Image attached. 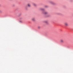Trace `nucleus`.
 I'll use <instances>...</instances> for the list:
<instances>
[{
    "instance_id": "nucleus-11",
    "label": "nucleus",
    "mask_w": 73,
    "mask_h": 73,
    "mask_svg": "<svg viewBox=\"0 0 73 73\" xmlns=\"http://www.w3.org/2000/svg\"><path fill=\"white\" fill-rule=\"evenodd\" d=\"M45 7L46 8H47V7H48V6H45Z\"/></svg>"
},
{
    "instance_id": "nucleus-12",
    "label": "nucleus",
    "mask_w": 73,
    "mask_h": 73,
    "mask_svg": "<svg viewBox=\"0 0 73 73\" xmlns=\"http://www.w3.org/2000/svg\"><path fill=\"white\" fill-rule=\"evenodd\" d=\"M40 28H41L40 27H38V28L40 29Z\"/></svg>"
},
{
    "instance_id": "nucleus-4",
    "label": "nucleus",
    "mask_w": 73,
    "mask_h": 73,
    "mask_svg": "<svg viewBox=\"0 0 73 73\" xmlns=\"http://www.w3.org/2000/svg\"><path fill=\"white\" fill-rule=\"evenodd\" d=\"M31 20L32 21H35V19L34 18H32Z\"/></svg>"
},
{
    "instance_id": "nucleus-1",
    "label": "nucleus",
    "mask_w": 73,
    "mask_h": 73,
    "mask_svg": "<svg viewBox=\"0 0 73 73\" xmlns=\"http://www.w3.org/2000/svg\"><path fill=\"white\" fill-rule=\"evenodd\" d=\"M50 4H52V5H56V3L52 1H50Z\"/></svg>"
},
{
    "instance_id": "nucleus-10",
    "label": "nucleus",
    "mask_w": 73,
    "mask_h": 73,
    "mask_svg": "<svg viewBox=\"0 0 73 73\" xmlns=\"http://www.w3.org/2000/svg\"><path fill=\"white\" fill-rule=\"evenodd\" d=\"M2 11L1 10H0V13H2Z\"/></svg>"
},
{
    "instance_id": "nucleus-9",
    "label": "nucleus",
    "mask_w": 73,
    "mask_h": 73,
    "mask_svg": "<svg viewBox=\"0 0 73 73\" xmlns=\"http://www.w3.org/2000/svg\"><path fill=\"white\" fill-rule=\"evenodd\" d=\"M40 10L41 11H44V9L42 8L40 9Z\"/></svg>"
},
{
    "instance_id": "nucleus-5",
    "label": "nucleus",
    "mask_w": 73,
    "mask_h": 73,
    "mask_svg": "<svg viewBox=\"0 0 73 73\" xmlns=\"http://www.w3.org/2000/svg\"><path fill=\"white\" fill-rule=\"evenodd\" d=\"M33 5L35 7H36V6H37V5H36V4H35L34 3H33Z\"/></svg>"
},
{
    "instance_id": "nucleus-6",
    "label": "nucleus",
    "mask_w": 73,
    "mask_h": 73,
    "mask_svg": "<svg viewBox=\"0 0 73 73\" xmlns=\"http://www.w3.org/2000/svg\"><path fill=\"white\" fill-rule=\"evenodd\" d=\"M27 6H28V7H31V5L29 4H27Z\"/></svg>"
},
{
    "instance_id": "nucleus-7",
    "label": "nucleus",
    "mask_w": 73,
    "mask_h": 73,
    "mask_svg": "<svg viewBox=\"0 0 73 73\" xmlns=\"http://www.w3.org/2000/svg\"><path fill=\"white\" fill-rule=\"evenodd\" d=\"M44 23L46 24H48V22L47 21H44Z\"/></svg>"
},
{
    "instance_id": "nucleus-2",
    "label": "nucleus",
    "mask_w": 73,
    "mask_h": 73,
    "mask_svg": "<svg viewBox=\"0 0 73 73\" xmlns=\"http://www.w3.org/2000/svg\"><path fill=\"white\" fill-rule=\"evenodd\" d=\"M64 25L66 27H68V23L67 22H65L64 23Z\"/></svg>"
},
{
    "instance_id": "nucleus-8",
    "label": "nucleus",
    "mask_w": 73,
    "mask_h": 73,
    "mask_svg": "<svg viewBox=\"0 0 73 73\" xmlns=\"http://www.w3.org/2000/svg\"><path fill=\"white\" fill-rule=\"evenodd\" d=\"M60 41L61 43H63L64 42V40H63L61 39Z\"/></svg>"
},
{
    "instance_id": "nucleus-3",
    "label": "nucleus",
    "mask_w": 73,
    "mask_h": 73,
    "mask_svg": "<svg viewBox=\"0 0 73 73\" xmlns=\"http://www.w3.org/2000/svg\"><path fill=\"white\" fill-rule=\"evenodd\" d=\"M42 13L43 14H44V15H47L48 13V12H43Z\"/></svg>"
}]
</instances>
